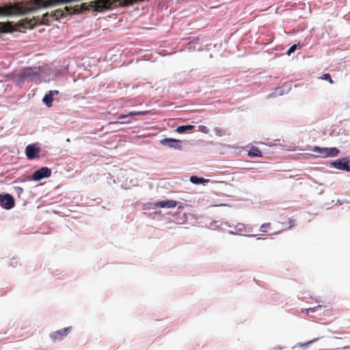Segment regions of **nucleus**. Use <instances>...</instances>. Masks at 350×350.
<instances>
[{
	"instance_id": "obj_12",
	"label": "nucleus",
	"mask_w": 350,
	"mask_h": 350,
	"mask_svg": "<svg viewBox=\"0 0 350 350\" xmlns=\"http://www.w3.org/2000/svg\"><path fill=\"white\" fill-rule=\"evenodd\" d=\"M59 94V92L58 90H50L44 96L42 102L46 107H51L53 105L54 96Z\"/></svg>"
},
{
	"instance_id": "obj_19",
	"label": "nucleus",
	"mask_w": 350,
	"mask_h": 350,
	"mask_svg": "<svg viewBox=\"0 0 350 350\" xmlns=\"http://www.w3.org/2000/svg\"><path fill=\"white\" fill-rule=\"evenodd\" d=\"M148 113V111H131L129 113V116L133 117L134 116H145Z\"/></svg>"
},
{
	"instance_id": "obj_21",
	"label": "nucleus",
	"mask_w": 350,
	"mask_h": 350,
	"mask_svg": "<svg viewBox=\"0 0 350 350\" xmlns=\"http://www.w3.org/2000/svg\"><path fill=\"white\" fill-rule=\"evenodd\" d=\"M271 225L270 223H264L262 224L260 227V231L263 232V233H266L267 232V230H266V228L269 227Z\"/></svg>"
},
{
	"instance_id": "obj_33",
	"label": "nucleus",
	"mask_w": 350,
	"mask_h": 350,
	"mask_svg": "<svg viewBox=\"0 0 350 350\" xmlns=\"http://www.w3.org/2000/svg\"><path fill=\"white\" fill-rule=\"evenodd\" d=\"M228 233H229L230 234H233V235L239 234V233H237L236 230H235V231L230 230V231H228ZM239 235H241V234H239Z\"/></svg>"
},
{
	"instance_id": "obj_35",
	"label": "nucleus",
	"mask_w": 350,
	"mask_h": 350,
	"mask_svg": "<svg viewBox=\"0 0 350 350\" xmlns=\"http://www.w3.org/2000/svg\"><path fill=\"white\" fill-rule=\"evenodd\" d=\"M243 236H245V237H254L256 235L254 234H244Z\"/></svg>"
},
{
	"instance_id": "obj_20",
	"label": "nucleus",
	"mask_w": 350,
	"mask_h": 350,
	"mask_svg": "<svg viewBox=\"0 0 350 350\" xmlns=\"http://www.w3.org/2000/svg\"><path fill=\"white\" fill-rule=\"evenodd\" d=\"M321 79L328 81L331 84L334 83L332 77L329 73H325L321 77Z\"/></svg>"
},
{
	"instance_id": "obj_13",
	"label": "nucleus",
	"mask_w": 350,
	"mask_h": 350,
	"mask_svg": "<svg viewBox=\"0 0 350 350\" xmlns=\"http://www.w3.org/2000/svg\"><path fill=\"white\" fill-rule=\"evenodd\" d=\"M189 180L191 183H193L194 185H204L206 183L208 182V179H205L203 177H200L198 176H190Z\"/></svg>"
},
{
	"instance_id": "obj_36",
	"label": "nucleus",
	"mask_w": 350,
	"mask_h": 350,
	"mask_svg": "<svg viewBox=\"0 0 350 350\" xmlns=\"http://www.w3.org/2000/svg\"><path fill=\"white\" fill-rule=\"evenodd\" d=\"M334 338H336V339H341L342 338L341 337H339L338 335H336V336H334Z\"/></svg>"
},
{
	"instance_id": "obj_30",
	"label": "nucleus",
	"mask_w": 350,
	"mask_h": 350,
	"mask_svg": "<svg viewBox=\"0 0 350 350\" xmlns=\"http://www.w3.org/2000/svg\"><path fill=\"white\" fill-rule=\"evenodd\" d=\"M284 347L281 345H277L273 347L270 348L271 350H282Z\"/></svg>"
},
{
	"instance_id": "obj_22",
	"label": "nucleus",
	"mask_w": 350,
	"mask_h": 350,
	"mask_svg": "<svg viewBox=\"0 0 350 350\" xmlns=\"http://www.w3.org/2000/svg\"><path fill=\"white\" fill-rule=\"evenodd\" d=\"M27 180H30V178L29 177H26V178L19 177V178L15 179L13 181V183H24Z\"/></svg>"
},
{
	"instance_id": "obj_10",
	"label": "nucleus",
	"mask_w": 350,
	"mask_h": 350,
	"mask_svg": "<svg viewBox=\"0 0 350 350\" xmlns=\"http://www.w3.org/2000/svg\"><path fill=\"white\" fill-rule=\"evenodd\" d=\"M72 327H68L57 331L53 332L50 334V338L53 342L63 340L70 332Z\"/></svg>"
},
{
	"instance_id": "obj_31",
	"label": "nucleus",
	"mask_w": 350,
	"mask_h": 350,
	"mask_svg": "<svg viewBox=\"0 0 350 350\" xmlns=\"http://www.w3.org/2000/svg\"><path fill=\"white\" fill-rule=\"evenodd\" d=\"M198 40H199V38H197V37H195V38H193L192 40H189L188 44L195 43V42H196Z\"/></svg>"
},
{
	"instance_id": "obj_15",
	"label": "nucleus",
	"mask_w": 350,
	"mask_h": 350,
	"mask_svg": "<svg viewBox=\"0 0 350 350\" xmlns=\"http://www.w3.org/2000/svg\"><path fill=\"white\" fill-rule=\"evenodd\" d=\"M195 128L194 125L192 124H184L178 126L176 128L175 131L178 133H185L188 131L193 130Z\"/></svg>"
},
{
	"instance_id": "obj_8",
	"label": "nucleus",
	"mask_w": 350,
	"mask_h": 350,
	"mask_svg": "<svg viewBox=\"0 0 350 350\" xmlns=\"http://www.w3.org/2000/svg\"><path fill=\"white\" fill-rule=\"evenodd\" d=\"M51 175V170L48 167H42L33 173L31 179L34 181H40L44 178H49Z\"/></svg>"
},
{
	"instance_id": "obj_25",
	"label": "nucleus",
	"mask_w": 350,
	"mask_h": 350,
	"mask_svg": "<svg viewBox=\"0 0 350 350\" xmlns=\"http://www.w3.org/2000/svg\"><path fill=\"white\" fill-rule=\"evenodd\" d=\"M131 122V120H125V121H122V122L117 121V122H111L110 124H129Z\"/></svg>"
},
{
	"instance_id": "obj_4",
	"label": "nucleus",
	"mask_w": 350,
	"mask_h": 350,
	"mask_svg": "<svg viewBox=\"0 0 350 350\" xmlns=\"http://www.w3.org/2000/svg\"><path fill=\"white\" fill-rule=\"evenodd\" d=\"M330 165L335 169L350 172V159L347 157L332 161Z\"/></svg>"
},
{
	"instance_id": "obj_23",
	"label": "nucleus",
	"mask_w": 350,
	"mask_h": 350,
	"mask_svg": "<svg viewBox=\"0 0 350 350\" xmlns=\"http://www.w3.org/2000/svg\"><path fill=\"white\" fill-rule=\"evenodd\" d=\"M14 192L20 197L21 194L23 192V189L21 187H13Z\"/></svg>"
},
{
	"instance_id": "obj_6",
	"label": "nucleus",
	"mask_w": 350,
	"mask_h": 350,
	"mask_svg": "<svg viewBox=\"0 0 350 350\" xmlns=\"http://www.w3.org/2000/svg\"><path fill=\"white\" fill-rule=\"evenodd\" d=\"M40 147L37 144H31L25 148V154L29 160H34L40 159Z\"/></svg>"
},
{
	"instance_id": "obj_29",
	"label": "nucleus",
	"mask_w": 350,
	"mask_h": 350,
	"mask_svg": "<svg viewBox=\"0 0 350 350\" xmlns=\"http://www.w3.org/2000/svg\"><path fill=\"white\" fill-rule=\"evenodd\" d=\"M215 133L217 135L221 136L223 135V131L219 128L215 129Z\"/></svg>"
},
{
	"instance_id": "obj_24",
	"label": "nucleus",
	"mask_w": 350,
	"mask_h": 350,
	"mask_svg": "<svg viewBox=\"0 0 350 350\" xmlns=\"http://www.w3.org/2000/svg\"><path fill=\"white\" fill-rule=\"evenodd\" d=\"M18 264V260H17V258H12V259H10V266L12 267H16Z\"/></svg>"
},
{
	"instance_id": "obj_38",
	"label": "nucleus",
	"mask_w": 350,
	"mask_h": 350,
	"mask_svg": "<svg viewBox=\"0 0 350 350\" xmlns=\"http://www.w3.org/2000/svg\"><path fill=\"white\" fill-rule=\"evenodd\" d=\"M278 233H280V231L279 232H275L273 234H278Z\"/></svg>"
},
{
	"instance_id": "obj_32",
	"label": "nucleus",
	"mask_w": 350,
	"mask_h": 350,
	"mask_svg": "<svg viewBox=\"0 0 350 350\" xmlns=\"http://www.w3.org/2000/svg\"><path fill=\"white\" fill-rule=\"evenodd\" d=\"M199 127L200 128L201 131L207 133V129L205 126L200 125Z\"/></svg>"
},
{
	"instance_id": "obj_28",
	"label": "nucleus",
	"mask_w": 350,
	"mask_h": 350,
	"mask_svg": "<svg viewBox=\"0 0 350 350\" xmlns=\"http://www.w3.org/2000/svg\"><path fill=\"white\" fill-rule=\"evenodd\" d=\"M131 116H129V113L127 114H120L119 115V116L118 117V120H122V119H126V118H130Z\"/></svg>"
},
{
	"instance_id": "obj_17",
	"label": "nucleus",
	"mask_w": 350,
	"mask_h": 350,
	"mask_svg": "<svg viewBox=\"0 0 350 350\" xmlns=\"http://www.w3.org/2000/svg\"><path fill=\"white\" fill-rule=\"evenodd\" d=\"M319 338H314V339H312V340H310V341H308V342H304V343H298V345H298V347H301V348H304V349H306V348H308V347H309V345H310V344H312V343H314V342H317V340H319Z\"/></svg>"
},
{
	"instance_id": "obj_5",
	"label": "nucleus",
	"mask_w": 350,
	"mask_h": 350,
	"mask_svg": "<svg viewBox=\"0 0 350 350\" xmlns=\"http://www.w3.org/2000/svg\"><path fill=\"white\" fill-rule=\"evenodd\" d=\"M178 202L173 200H165L157 201L154 203H146L145 204V208L150 209L152 206L159 207L162 208H172L177 206Z\"/></svg>"
},
{
	"instance_id": "obj_16",
	"label": "nucleus",
	"mask_w": 350,
	"mask_h": 350,
	"mask_svg": "<svg viewBox=\"0 0 350 350\" xmlns=\"http://www.w3.org/2000/svg\"><path fill=\"white\" fill-rule=\"evenodd\" d=\"M301 44L300 42H298L297 44H293L292 46L289 47L288 51H286V54L288 56H290L292 53H293L297 49H299L301 48Z\"/></svg>"
},
{
	"instance_id": "obj_9",
	"label": "nucleus",
	"mask_w": 350,
	"mask_h": 350,
	"mask_svg": "<svg viewBox=\"0 0 350 350\" xmlns=\"http://www.w3.org/2000/svg\"><path fill=\"white\" fill-rule=\"evenodd\" d=\"M65 17H66V14L62 10H56L52 14L46 12L42 16V23L46 24L51 20L58 21Z\"/></svg>"
},
{
	"instance_id": "obj_18",
	"label": "nucleus",
	"mask_w": 350,
	"mask_h": 350,
	"mask_svg": "<svg viewBox=\"0 0 350 350\" xmlns=\"http://www.w3.org/2000/svg\"><path fill=\"white\" fill-rule=\"evenodd\" d=\"M234 228L239 234V232L247 231L246 226L242 223H239L237 225L234 226Z\"/></svg>"
},
{
	"instance_id": "obj_3",
	"label": "nucleus",
	"mask_w": 350,
	"mask_h": 350,
	"mask_svg": "<svg viewBox=\"0 0 350 350\" xmlns=\"http://www.w3.org/2000/svg\"><path fill=\"white\" fill-rule=\"evenodd\" d=\"M15 206V200L9 193H0V206L5 210H11Z\"/></svg>"
},
{
	"instance_id": "obj_2",
	"label": "nucleus",
	"mask_w": 350,
	"mask_h": 350,
	"mask_svg": "<svg viewBox=\"0 0 350 350\" xmlns=\"http://www.w3.org/2000/svg\"><path fill=\"white\" fill-rule=\"evenodd\" d=\"M310 150L319 154L323 158L336 157L340 152V150L336 147H320L318 146L312 147Z\"/></svg>"
},
{
	"instance_id": "obj_11",
	"label": "nucleus",
	"mask_w": 350,
	"mask_h": 350,
	"mask_svg": "<svg viewBox=\"0 0 350 350\" xmlns=\"http://www.w3.org/2000/svg\"><path fill=\"white\" fill-rule=\"evenodd\" d=\"M94 5L92 8L95 12H103L106 10H110L111 3L109 0H96L92 3Z\"/></svg>"
},
{
	"instance_id": "obj_14",
	"label": "nucleus",
	"mask_w": 350,
	"mask_h": 350,
	"mask_svg": "<svg viewBox=\"0 0 350 350\" xmlns=\"http://www.w3.org/2000/svg\"><path fill=\"white\" fill-rule=\"evenodd\" d=\"M248 157L251 158L262 157V154L261 151L258 147L252 146L247 153Z\"/></svg>"
},
{
	"instance_id": "obj_26",
	"label": "nucleus",
	"mask_w": 350,
	"mask_h": 350,
	"mask_svg": "<svg viewBox=\"0 0 350 350\" xmlns=\"http://www.w3.org/2000/svg\"><path fill=\"white\" fill-rule=\"evenodd\" d=\"M295 225V221L294 219H288V229L291 228Z\"/></svg>"
},
{
	"instance_id": "obj_1",
	"label": "nucleus",
	"mask_w": 350,
	"mask_h": 350,
	"mask_svg": "<svg viewBox=\"0 0 350 350\" xmlns=\"http://www.w3.org/2000/svg\"><path fill=\"white\" fill-rule=\"evenodd\" d=\"M40 74L36 67H25L18 74V81L25 83L29 81H37L40 79Z\"/></svg>"
},
{
	"instance_id": "obj_34",
	"label": "nucleus",
	"mask_w": 350,
	"mask_h": 350,
	"mask_svg": "<svg viewBox=\"0 0 350 350\" xmlns=\"http://www.w3.org/2000/svg\"><path fill=\"white\" fill-rule=\"evenodd\" d=\"M246 228H247V232H250L252 231V228L249 226H246Z\"/></svg>"
},
{
	"instance_id": "obj_7",
	"label": "nucleus",
	"mask_w": 350,
	"mask_h": 350,
	"mask_svg": "<svg viewBox=\"0 0 350 350\" xmlns=\"http://www.w3.org/2000/svg\"><path fill=\"white\" fill-rule=\"evenodd\" d=\"M160 144L163 146H167L170 148L182 150H183V142L180 139H177L172 137H165L159 141Z\"/></svg>"
},
{
	"instance_id": "obj_27",
	"label": "nucleus",
	"mask_w": 350,
	"mask_h": 350,
	"mask_svg": "<svg viewBox=\"0 0 350 350\" xmlns=\"http://www.w3.org/2000/svg\"><path fill=\"white\" fill-rule=\"evenodd\" d=\"M319 307H321V305H318L317 307H314V308H309L308 309H306V311L308 313L309 312H314L316 311V308H319Z\"/></svg>"
},
{
	"instance_id": "obj_37",
	"label": "nucleus",
	"mask_w": 350,
	"mask_h": 350,
	"mask_svg": "<svg viewBox=\"0 0 350 350\" xmlns=\"http://www.w3.org/2000/svg\"><path fill=\"white\" fill-rule=\"evenodd\" d=\"M334 338H336V339H341L342 338L341 337H339L338 335H336V336H334Z\"/></svg>"
}]
</instances>
